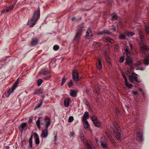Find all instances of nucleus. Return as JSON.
<instances>
[{"instance_id": "338daca9", "label": "nucleus", "mask_w": 149, "mask_h": 149, "mask_svg": "<svg viewBox=\"0 0 149 149\" xmlns=\"http://www.w3.org/2000/svg\"><path fill=\"white\" fill-rule=\"evenodd\" d=\"M86 91L87 93H89L90 92V90L88 89H87Z\"/></svg>"}, {"instance_id": "72a5a7b5", "label": "nucleus", "mask_w": 149, "mask_h": 149, "mask_svg": "<svg viewBox=\"0 0 149 149\" xmlns=\"http://www.w3.org/2000/svg\"><path fill=\"white\" fill-rule=\"evenodd\" d=\"M42 80L41 79H39L37 81V84L38 86H40L42 83Z\"/></svg>"}, {"instance_id": "37998d69", "label": "nucleus", "mask_w": 149, "mask_h": 149, "mask_svg": "<svg viewBox=\"0 0 149 149\" xmlns=\"http://www.w3.org/2000/svg\"><path fill=\"white\" fill-rule=\"evenodd\" d=\"M59 46L57 45H55L53 47V49L54 50H57L59 49Z\"/></svg>"}, {"instance_id": "423d86ee", "label": "nucleus", "mask_w": 149, "mask_h": 149, "mask_svg": "<svg viewBox=\"0 0 149 149\" xmlns=\"http://www.w3.org/2000/svg\"><path fill=\"white\" fill-rule=\"evenodd\" d=\"M139 34L141 40V42H140V47L142 46V45L145 44L144 42V37L143 35V33L142 31L139 30Z\"/></svg>"}, {"instance_id": "f704fd0d", "label": "nucleus", "mask_w": 149, "mask_h": 149, "mask_svg": "<svg viewBox=\"0 0 149 149\" xmlns=\"http://www.w3.org/2000/svg\"><path fill=\"white\" fill-rule=\"evenodd\" d=\"M145 29L146 33L148 35H149V27L148 26H145Z\"/></svg>"}, {"instance_id": "c756f323", "label": "nucleus", "mask_w": 149, "mask_h": 149, "mask_svg": "<svg viewBox=\"0 0 149 149\" xmlns=\"http://www.w3.org/2000/svg\"><path fill=\"white\" fill-rule=\"evenodd\" d=\"M32 139L33 135H32L29 140L30 147L31 148L32 146Z\"/></svg>"}, {"instance_id": "4be33fe9", "label": "nucleus", "mask_w": 149, "mask_h": 149, "mask_svg": "<svg viewBox=\"0 0 149 149\" xmlns=\"http://www.w3.org/2000/svg\"><path fill=\"white\" fill-rule=\"evenodd\" d=\"M125 86L129 88H130L133 86L132 84L128 83L127 80L126 81H125Z\"/></svg>"}, {"instance_id": "13d9d810", "label": "nucleus", "mask_w": 149, "mask_h": 149, "mask_svg": "<svg viewBox=\"0 0 149 149\" xmlns=\"http://www.w3.org/2000/svg\"><path fill=\"white\" fill-rule=\"evenodd\" d=\"M74 134V132H72L70 133V137H73Z\"/></svg>"}, {"instance_id": "052dcab7", "label": "nucleus", "mask_w": 149, "mask_h": 149, "mask_svg": "<svg viewBox=\"0 0 149 149\" xmlns=\"http://www.w3.org/2000/svg\"><path fill=\"white\" fill-rule=\"evenodd\" d=\"M32 119L31 118H30L28 121V123H31L32 121Z\"/></svg>"}, {"instance_id": "0e129e2a", "label": "nucleus", "mask_w": 149, "mask_h": 149, "mask_svg": "<svg viewBox=\"0 0 149 149\" xmlns=\"http://www.w3.org/2000/svg\"><path fill=\"white\" fill-rule=\"evenodd\" d=\"M124 50H125V52H127L129 51V50H128V48H124Z\"/></svg>"}, {"instance_id": "c85d7f7f", "label": "nucleus", "mask_w": 149, "mask_h": 149, "mask_svg": "<svg viewBox=\"0 0 149 149\" xmlns=\"http://www.w3.org/2000/svg\"><path fill=\"white\" fill-rule=\"evenodd\" d=\"M126 33L128 36H132L135 34L133 32H127Z\"/></svg>"}, {"instance_id": "2eb2a0df", "label": "nucleus", "mask_w": 149, "mask_h": 149, "mask_svg": "<svg viewBox=\"0 0 149 149\" xmlns=\"http://www.w3.org/2000/svg\"><path fill=\"white\" fill-rule=\"evenodd\" d=\"M33 136L35 138V143L36 144H39L40 143V140L39 137H38V134L36 133H33Z\"/></svg>"}, {"instance_id": "bf43d9fd", "label": "nucleus", "mask_w": 149, "mask_h": 149, "mask_svg": "<svg viewBox=\"0 0 149 149\" xmlns=\"http://www.w3.org/2000/svg\"><path fill=\"white\" fill-rule=\"evenodd\" d=\"M80 138L82 140V141H83L84 140V138L83 136L81 135L80 136Z\"/></svg>"}, {"instance_id": "9d476101", "label": "nucleus", "mask_w": 149, "mask_h": 149, "mask_svg": "<svg viewBox=\"0 0 149 149\" xmlns=\"http://www.w3.org/2000/svg\"><path fill=\"white\" fill-rule=\"evenodd\" d=\"M92 36V33L90 28H89L87 30L86 36L87 39L90 38Z\"/></svg>"}, {"instance_id": "393cba45", "label": "nucleus", "mask_w": 149, "mask_h": 149, "mask_svg": "<svg viewBox=\"0 0 149 149\" xmlns=\"http://www.w3.org/2000/svg\"><path fill=\"white\" fill-rule=\"evenodd\" d=\"M41 117H39L38 120L36 121V124L38 127L39 128H40V122L41 120H40Z\"/></svg>"}, {"instance_id": "a211bd4d", "label": "nucleus", "mask_w": 149, "mask_h": 149, "mask_svg": "<svg viewBox=\"0 0 149 149\" xmlns=\"http://www.w3.org/2000/svg\"><path fill=\"white\" fill-rule=\"evenodd\" d=\"M98 61L96 63V66L98 69L100 70L102 68V65L101 63V61L100 59H98Z\"/></svg>"}, {"instance_id": "1a4fd4ad", "label": "nucleus", "mask_w": 149, "mask_h": 149, "mask_svg": "<svg viewBox=\"0 0 149 149\" xmlns=\"http://www.w3.org/2000/svg\"><path fill=\"white\" fill-rule=\"evenodd\" d=\"M13 8L14 6L11 5L9 7H7L5 9L2 10L1 11V13H6L10 11Z\"/></svg>"}, {"instance_id": "7c9ffc66", "label": "nucleus", "mask_w": 149, "mask_h": 149, "mask_svg": "<svg viewBox=\"0 0 149 149\" xmlns=\"http://www.w3.org/2000/svg\"><path fill=\"white\" fill-rule=\"evenodd\" d=\"M85 122V124L84 126V127L85 128H88L89 126V125L88 123L87 120L86 121H84Z\"/></svg>"}, {"instance_id": "bb28decb", "label": "nucleus", "mask_w": 149, "mask_h": 149, "mask_svg": "<svg viewBox=\"0 0 149 149\" xmlns=\"http://www.w3.org/2000/svg\"><path fill=\"white\" fill-rule=\"evenodd\" d=\"M93 46L95 47H97L100 46H101V44L100 43L94 42L93 43Z\"/></svg>"}, {"instance_id": "e2e57ef3", "label": "nucleus", "mask_w": 149, "mask_h": 149, "mask_svg": "<svg viewBox=\"0 0 149 149\" xmlns=\"http://www.w3.org/2000/svg\"><path fill=\"white\" fill-rule=\"evenodd\" d=\"M129 44L130 47H131V49H133V46H132V44L130 42L129 43Z\"/></svg>"}, {"instance_id": "a878e982", "label": "nucleus", "mask_w": 149, "mask_h": 149, "mask_svg": "<svg viewBox=\"0 0 149 149\" xmlns=\"http://www.w3.org/2000/svg\"><path fill=\"white\" fill-rule=\"evenodd\" d=\"M93 123L94 125L97 127H100V123L98 120L95 121Z\"/></svg>"}, {"instance_id": "c03bdc74", "label": "nucleus", "mask_w": 149, "mask_h": 149, "mask_svg": "<svg viewBox=\"0 0 149 149\" xmlns=\"http://www.w3.org/2000/svg\"><path fill=\"white\" fill-rule=\"evenodd\" d=\"M106 59L107 60V62H108L109 64L110 63V59L109 57L108 56H106Z\"/></svg>"}, {"instance_id": "f8f14e48", "label": "nucleus", "mask_w": 149, "mask_h": 149, "mask_svg": "<svg viewBox=\"0 0 149 149\" xmlns=\"http://www.w3.org/2000/svg\"><path fill=\"white\" fill-rule=\"evenodd\" d=\"M38 40L36 38H32L31 42L30 45L31 46H34L38 43Z\"/></svg>"}, {"instance_id": "603ef678", "label": "nucleus", "mask_w": 149, "mask_h": 149, "mask_svg": "<svg viewBox=\"0 0 149 149\" xmlns=\"http://www.w3.org/2000/svg\"><path fill=\"white\" fill-rule=\"evenodd\" d=\"M116 113L118 115L120 114V111L117 108H116Z\"/></svg>"}, {"instance_id": "412c9836", "label": "nucleus", "mask_w": 149, "mask_h": 149, "mask_svg": "<svg viewBox=\"0 0 149 149\" xmlns=\"http://www.w3.org/2000/svg\"><path fill=\"white\" fill-rule=\"evenodd\" d=\"M137 137L138 138L141 139L143 137V133L141 131H140L137 133Z\"/></svg>"}, {"instance_id": "f3484780", "label": "nucleus", "mask_w": 149, "mask_h": 149, "mask_svg": "<svg viewBox=\"0 0 149 149\" xmlns=\"http://www.w3.org/2000/svg\"><path fill=\"white\" fill-rule=\"evenodd\" d=\"M77 91L75 90H72L70 91V95L73 97H75L77 95Z\"/></svg>"}, {"instance_id": "69168bd1", "label": "nucleus", "mask_w": 149, "mask_h": 149, "mask_svg": "<svg viewBox=\"0 0 149 149\" xmlns=\"http://www.w3.org/2000/svg\"><path fill=\"white\" fill-rule=\"evenodd\" d=\"M75 20V18L74 17H73L72 18L71 20L72 22H73Z\"/></svg>"}, {"instance_id": "5701e85b", "label": "nucleus", "mask_w": 149, "mask_h": 149, "mask_svg": "<svg viewBox=\"0 0 149 149\" xmlns=\"http://www.w3.org/2000/svg\"><path fill=\"white\" fill-rule=\"evenodd\" d=\"M49 118L48 117H45V118H40V120H41V121H40V124L41 125H43L44 124V123L45 122H46V123H47V119H45L46 118Z\"/></svg>"}, {"instance_id": "20e7f679", "label": "nucleus", "mask_w": 149, "mask_h": 149, "mask_svg": "<svg viewBox=\"0 0 149 149\" xmlns=\"http://www.w3.org/2000/svg\"><path fill=\"white\" fill-rule=\"evenodd\" d=\"M45 119L47 120V123H46L45 129L42 131L41 134V137L42 138H46L48 135V129L51 123V121L49 118H47Z\"/></svg>"}, {"instance_id": "79ce46f5", "label": "nucleus", "mask_w": 149, "mask_h": 149, "mask_svg": "<svg viewBox=\"0 0 149 149\" xmlns=\"http://www.w3.org/2000/svg\"><path fill=\"white\" fill-rule=\"evenodd\" d=\"M104 34H111V33L108 30H104Z\"/></svg>"}, {"instance_id": "58836bf2", "label": "nucleus", "mask_w": 149, "mask_h": 149, "mask_svg": "<svg viewBox=\"0 0 149 149\" xmlns=\"http://www.w3.org/2000/svg\"><path fill=\"white\" fill-rule=\"evenodd\" d=\"M141 50H144L147 49V48L146 45V44L142 45V46L140 47Z\"/></svg>"}, {"instance_id": "c9c22d12", "label": "nucleus", "mask_w": 149, "mask_h": 149, "mask_svg": "<svg viewBox=\"0 0 149 149\" xmlns=\"http://www.w3.org/2000/svg\"><path fill=\"white\" fill-rule=\"evenodd\" d=\"M144 63L146 65H148L149 64V60L147 58H145Z\"/></svg>"}, {"instance_id": "ea45409f", "label": "nucleus", "mask_w": 149, "mask_h": 149, "mask_svg": "<svg viewBox=\"0 0 149 149\" xmlns=\"http://www.w3.org/2000/svg\"><path fill=\"white\" fill-rule=\"evenodd\" d=\"M73 85V83L72 80L70 81L68 84V86L69 88L71 87Z\"/></svg>"}, {"instance_id": "39448f33", "label": "nucleus", "mask_w": 149, "mask_h": 149, "mask_svg": "<svg viewBox=\"0 0 149 149\" xmlns=\"http://www.w3.org/2000/svg\"><path fill=\"white\" fill-rule=\"evenodd\" d=\"M72 78L74 82L77 83L79 80V76L77 70H74L72 72Z\"/></svg>"}, {"instance_id": "0eeeda50", "label": "nucleus", "mask_w": 149, "mask_h": 149, "mask_svg": "<svg viewBox=\"0 0 149 149\" xmlns=\"http://www.w3.org/2000/svg\"><path fill=\"white\" fill-rule=\"evenodd\" d=\"M50 77V74L49 72L45 71L42 74V78L46 80L49 79Z\"/></svg>"}, {"instance_id": "de8ad7c7", "label": "nucleus", "mask_w": 149, "mask_h": 149, "mask_svg": "<svg viewBox=\"0 0 149 149\" xmlns=\"http://www.w3.org/2000/svg\"><path fill=\"white\" fill-rule=\"evenodd\" d=\"M124 56H122L120 58L119 61L121 63H122L124 61Z\"/></svg>"}, {"instance_id": "4468645a", "label": "nucleus", "mask_w": 149, "mask_h": 149, "mask_svg": "<svg viewBox=\"0 0 149 149\" xmlns=\"http://www.w3.org/2000/svg\"><path fill=\"white\" fill-rule=\"evenodd\" d=\"M27 125V124L26 123H21L19 127V131L21 132H22L25 127Z\"/></svg>"}, {"instance_id": "09e8293b", "label": "nucleus", "mask_w": 149, "mask_h": 149, "mask_svg": "<svg viewBox=\"0 0 149 149\" xmlns=\"http://www.w3.org/2000/svg\"><path fill=\"white\" fill-rule=\"evenodd\" d=\"M133 78L132 77V75L129 76V80L131 82L133 83L134 82Z\"/></svg>"}, {"instance_id": "3c124183", "label": "nucleus", "mask_w": 149, "mask_h": 149, "mask_svg": "<svg viewBox=\"0 0 149 149\" xmlns=\"http://www.w3.org/2000/svg\"><path fill=\"white\" fill-rule=\"evenodd\" d=\"M42 101H41L40 102V103L34 109L36 110V109L40 107L41 106V105H42Z\"/></svg>"}, {"instance_id": "ddd939ff", "label": "nucleus", "mask_w": 149, "mask_h": 149, "mask_svg": "<svg viewBox=\"0 0 149 149\" xmlns=\"http://www.w3.org/2000/svg\"><path fill=\"white\" fill-rule=\"evenodd\" d=\"M14 90V88H13L12 87L10 88L5 92L6 96L7 97H9L10 94L13 92Z\"/></svg>"}, {"instance_id": "a19ab883", "label": "nucleus", "mask_w": 149, "mask_h": 149, "mask_svg": "<svg viewBox=\"0 0 149 149\" xmlns=\"http://www.w3.org/2000/svg\"><path fill=\"white\" fill-rule=\"evenodd\" d=\"M91 120L93 123L97 120V118L95 116H93L92 117Z\"/></svg>"}, {"instance_id": "dca6fc26", "label": "nucleus", "mask_w": 149, "mask_h": 149, "mask_svg": "<svg viewBox=\"0 0 149 149\" xmlns=\"http://www.w3.org/2000/svg\"><path fill=\"white\" fill-rule=\"evenodd\" d=\"M89 114L88 112L86 111L84 113L83 117L82 118V120L83 121H86L87 119L88 118Z\"/></svg>"}, {"instance_id": "2f4dec72", "label": "nucleus", "mask_w": 149, "mask_h": 149, "mask_svg": "<svg viewBox=\"0 0 149 149\" xmlns=\"http://www.w3.org/2000/svg\"><path fill=\"white\" fill-rule=\"evenodd\" d=\"M119 37L120 39H125L126 38V36L125 34H120Z\"/></svg>"}, {"instance_id": "473e14b6", "label": "nucleus", "mask_w": 149, "mask_h": 149, "mask_svg": "<svg viewBox=\"0 0 149 149\" xmlns=\"http://www.w3.org/2000/svg\"><path fill=\"white\" fill-rule=\"evenodd\" d=\"M111 16H112V19L114 20H116L117 19V16L115 14H111Z\"/></svg>"}, {"instance_id": "864d4df0", "label": "nucleus", "mask_w": 149, "mask_h": 149, "mask_svg": "<svg viewBox=\"0 0 149 149\" xmlns=\"http://www.w3.org/2000/svg\"><path fill=\"white\" fill-rule=\"evenodd\" d=\"M109 139L112 144L114 143H115V140L113 139V138H112L111 137Z\"/></svg>"}, {"instance_id": "8fccbe9b", "label": "nucleus", "mask_w": 149, "mask_h": 149, "mask_svg": "<svg viewBox=\"0 0 149 149\" xmlns=\"http://www.w3.org/2000/svg\"><path fill=\"white\" fill-rule=\"evenodd\" d=\"M124 55L126 54L127 56V57H128V56H130L131 55V54L130 51H128L127 52H125L124 54Z\"/></svg>"}, {"instance_id": "f257e3e1", "label": "nucleus", "mask_w": 149, "mask_h": 149, "mask_svg": "<svg viewBox=\"0 0 149 149\" xmlns=\"http://www.w3.org/2000/svg\"><path fill=\"white\" fill-rule=\"evenodd\" d=\"M40 16V10L39 8L37 10H35L33 14L32 17L30 20V27H33L38 21Z\"/></svg>"}, {"instance_id": "680f3d73", "label": "nucleus", "mask_w": 149, "mask_h": 149, "mask_svg": "<svg viewBox=\"0 0 149 149\" xmlns=\"http://www.w3.org/2000/svg\"><path fill=\"white\" fill-rule=\"evenodd\" d=\"M106 134H107V136H108V137L109 138H110L111 137V136L108 133H106Z\"/></svg>"}, {"instance_id": "6e6d98bb", "label": "nucleus", "mask_w": 149, "mask_h": 149, "mask_svg": "<svg viewBox=\"0 0 149 149\" xmlns=\"http://www.w3.org/2000/svg\"><path fill=\"white\" fill-rule=\"evenodd\" d=\"M141 64V63L139 61H137L136 63L134 64V65L135 66H137Z\"/></svg>"}, {"instance_id": "aec40b11", "label": "nucleus", "mask_w": 149, "mask_h": 149, "mask_svg": "<svg viewBox=\"0 0 149 149\" xmlns=\"http://www.w3.org/2000/svg\"><path fill=\"white\" fill-rule=\"evenodd\" d=\"M70 99L69 98H66L64 101V105L66 107H68L69 104Z\"/></svg>"}, {"instance_id": "6ab92c4d", "label": "nucleus", "mask_w": 149, "mask_h": 149, "mask_svg": "<svg viewBox=\"0 0 149 149\" xmlns=\"http://www.w3.org/2000/svg\"><path fill=\"white\" fill-rule=\"evenodd\" d=\"M132 77L134 80L138 82H141V80L138 79L137 75V74L134 73H133L132 74Z\"/></svg>"}, {"instance_id": "4d7b16f0", "label": "nucleus", "mask_w": 149, "mask_h": 149, "mask_svg": "<svg viewBox=\"0 0 149 149\" xmlns=\"http://www.w3.org/2000/svg\"><path fill=\"white\" fill-rule=\"evenodd\" d=\"M132 93L134 95H138L139 93L138 91H134L132 92Z\"/></svg>"}, {"instance_id": "9b49d317", "label": "nucleus", "mask_w": 149, "mask_h": 149, "mask_svg": "<svg viewBox=\"0 0 149 149\" xmlns=\"http://www.w3.org/2000/svg\"><path fill=\"white\" fill-rule=\"evenodd\" d=\"M102 39L104 41L107 43H112L114 42L113 40L109 37H103Z\"/></svg>"}, {"instance_id": "4c0bfd02", "label": "nucleus", "mask_w": 149, "mask_h": 149, "mask_svg": "<svg viewBox=\"0 0 149 149\" xmlns=\"http://www.w3.org/2000/svg\"><path fill=\"white\" fill-rule=\"evenodd\" d=\"M74 120L73 117L72 116H70L69 117L68 119V122L69 123H71Z\"/></svg>"}, {"instance_id": "cd10ccee", "label": "nucleus", "mask_w": 149, "mask_h": 149, "mask_svg": "<svg viewBox=\"0 0 149 149\" xmlns=\"http://www.w3.org/2000/svg\"><path fill=\"white\" fill-rule=\"evenodd\" d=\"M19 83V81H18L17 80V81L14 83V84L13 85L12 88L15 89L17 87L18 85L17 84Z\"/></svg>"}, {"instance_id": "49530a36", "label": "nucleus", "mask_w": 149, "mask_h": 149, "mask_svg": "<svg viewBox=\"0 0 149 149\" xmlns=\"http://www.w3.org/2000/svg\"><path fill=\"white\" fill-rule=\"evenodd\" d=\"M66 79L65 77H63L62 79V82L61 83V86L63 85V84L65 82Z\"/></svg>"}, {"instance_id": "7ed1b4c3", "label": "nucleus", "mask_w": 149, "mask_h": 149, "mask_svg": "<svg viewBox=\"0 0 149 149\" xmlns=\"http://www.w3.org/2000/svg\"><path fill=\"white\" fill-rule=\"evenodd\" d=\"M114 125L115 128L117 129V133H115L114 132H113V134H115V136L116 138L118 141H121L124 139V138L123 137V134L121 132V130L119 127V125L116 122L114 123Z\"/></svg>"}, {"instance_id": "e433bc0d", "label": "nucleus", "mask_w": 149, "mask_h": 149, "mask_svg": "<svg viewBox=\"0 0 149 149\" xmlns=\"http://www.w3.org/2000/svg\"><path fill=\"white\" fill-rule=\"evenodd\" d=\"M100 88L99 87H97L96 88H95V92L96 93L97 95L99 94L100 93Z\"/></svg>"}, {"instance_id": "f03ea898", "label": "nucleus", "mask_w": 149, "mask_h": 149, "mask_svg": "<svg viewBox=\"0 0 149 149\" xmlns=\"http://www.w3.org/2000/svg\"><path fill=\"white\" fill-rule=\"evenodd\" d=\"M84 24L83 23L78 26L79 28L73 40V42L74 44H77L79 43L82 33V28L84 27Z\"/></svg>"}, {"instance_id": "774afa93", "label": "nucleus", "mask_w": 149, "mask_h": 149, "mask_svg": "<svg viewBox=\"0 0 149 149\" xmlns=\"http://www.w3.org/2000/svg\"><path fill=\"white\" fill-rule=\"evenodd\" d=\"M57 136H55L54 137V141H56V138H57Z\"/></svg>"}, {"instance_id": "5fc2aeb1", "label": "nucleus", "mask_w": 149, "mask_h": 149, "mask_svg": "<svg viewBox=\"0 0 149 149\" xmlns=\"http://www.w3.org/2000/svg\"><path fill=\"white\" fill-rule=\"evenodd\" d=\"M104 34V30L98 33L97 34L99 35H102Z\"/></svg>"}, {"instance_id": "a18cd8bd", "label": "nucleus", "mask_w": 149, "mask_h": 149, "mask_svg": "<svg viewBox=\"0 0 149 149\" xmlns=\"http://www.w3.org/2000/svg\"><path fill=\"white\" fill-rule=\"evenodd\" d=\"M121 73L122 75L123 78H124V79L125 81H126L127 80V79L124 73L123 72H121Z\"/></svg>"}, {"instance_id": "b1692460", "label": "nucleus", "mask_w": 149, "mask_h": 149, "mask_svg": "<svg viewBox=\"0 0 149 149\" xmlns=\"http://www.w3.org/2000/svg\"><path fill=\"white\" fill-rule=\"evenodd\" d=\"M101 145L103 148H106L107 146V143L104 141H102L101 142Z\"/></svg>"}, {"instance_id": "6e6552de", "label": "nucleus", "mask_w": 149, "mask_h": 149, "mask_svg": "<svg viewBox=\"0 0 149 149\" xmlns=\"http://www.w3.org/2000/svg\"><path fill=\"white\" fill-rule=\"evenodd\" d=\"M126 63L127 65L130 66H132L133 63V59L130 56H128V57H127L126 58Z\"/></svg>"}]
</instances>
